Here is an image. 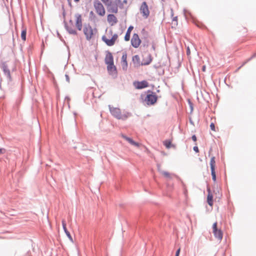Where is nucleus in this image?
<instances>
[{"instance_id": "ddd939ff", "label": "nucleus", "mask_w": 256, "mask_h": 256, "mask_svg": "<svg viewBox=\"0 0 256 256\" xmlns=\"http://www.w3.org/2000/svg\"><path fill=\"white\" fill-rule=\"evenodd\" d=\"M134 86L137 89H142L147 88L148 86V82L146 80L142 82H134Z\"/></svg>"}, {"instance_id": "ea45409f", "label": "nucleus", "mask_w": 256, "mask_h": 256, "mask_svg": "<svg viewBox=\"0 0 256 256\" xmlns=\"http://www.w3.org/2000/svg\"><path fill=\"white\" fill-rule=\"evenodd\" d=\"M90 14H93V12H90Z\"/></svg>"}, {"instance_id": "2eb2a0df", "label": "nucleus", "mask_w": 256, "mask_h": 256, "mask_svg": "<svg viewBox=\"0 0 256 256\" xmlns=\"http://www.w3.org/2000/svg\"><path fill=\"white\" fill-rule=\"evenodd\" d=\"M121 66L124 70H126L128 68L127 54L126 52L122 54L121 60Z\"/></svg>"}, {"instance_id": "20e7f679", "label": "nucleus", "mask_w": 256, "mask_h": 256, "mask_svg": "<svg viewBox=\"0 0 256 256\" xmlns=\"http://www.w3.org/2000/svg\"><path fill=\"white\" fill-rule=\"evenodd\" d=\"M94 6L96 12L100 16H104L106 14V10L103 4L98 0H94Z\"/></svg>"}, {"instance_id": "5701e85b", "label": "nucleus", "mask_w": 256, "mask_h": 256, "mask_svg": "<svg viewBox=\"0 0 256 256\" xmlns=\"http://www.w3.org/2000/svg\"><path fill=\"white\" fill-rule=\"evenodd\" d=\"M26 28L25 27L22 28V30L21 32V38L24 41H26Z\"/></svg>"}, {"instance_id": "aec40b11", "label": "nucleus", "mask_w": 256, "mask_h": 256, "mask_svg": "<svg viewBox=\"0 0 256 256\" xmlns=\"http://www.w3.org/2000/svg\"><path fill=\"white\" fill-rule=\"evenodd\" d=\"M208 194L207 196V202L208 204L212 206L213 205V196L210 188H208Z\"/></svg>"}, {"instance_id": "6ab92c4d", "label": "nucleus", "mask_w": 256, "mask_h": 256, "mask_svg": "<svg viewBox=\"0 0 256 256\" xmlns=\"http://www.w3.org/2000/svg\"><path fill=\"white\" fill-rule=\"evenodd\" d=\"M122 138H124V140H126V141H128L130 144L134 146L137 147H139L140 144L134 141L131 138H128L126 136L122 135Z\"/></svg>"}, {"instance_id": "a211bd4d", "label": "nucleus", "mask_w": 256, "mask_h": 256, "mask_svg": "<svg viewBox=\"0 0 256 256\" xmlns=\"http://www.w3.org/2000/svg\"><path fill=\"white\" fill-rule=\"evenodd\" d=\"M105 62L108 64H110L114 63V58L112 54L110 52L108 53L105 58Z\"/></svg>"}, {"instance_id": "f03ea898", "label": "nucleus", "mask_w": 256, "mask_h": 256, "mask_svg": "<svg viewBox=\"0 0 256 256\" xmlns=\"http://www.w3.org/2000/svg\"><path fill=\"white\" fill-rule=\"evenodd\" d=\"M109 108L111 114L118 119L126 120L129 116L128 112H122L119 108H114L109 106Z\"/></svg>"}, {"instance_id": "f8f14e48", "label": "nucleus", "mask_w": 256, "mask_h": 256, "mask_svg": "<svg viewBox=\"0 0 256 256\" xmlns=\"http://www.w3.org/2000/svg\"><path fill=\"white\" fill-rule=\"evenodd\" d=\"M152 58L151 54H146L143 56L141 65H148L152 62Z\"/></svg>"}, {"instance_id": "0eeeda50", "label": "nucleus", "mask_w": 256, "mask_h": 256, "mask_svg": "<svg viewBox=\"0 0 256 256\" xmlns=\"http://www.w3.org/2000/svg\"><path fill=\"white\" fill-rule=\"evenodd\" d=\"M212 232L216 238L218 240L222 238V232L220 230L217 228V222H214L212 225Z\"/></svg>"}, {"instance_id": "72a5a7b5", "label": "nucleus", "mask_w": 256, "mask_h": 256, "mask_svg": "<svg viewBox=\"0 0 256 256\" xmlns=\"http://www.w3.org/2000/svg\"><path fill=\"white\" fill-rule=\"evenodd\" d=\"M202 70L204 72H205L206 70V66H204L202 68Z\"/></svg>"}, {"instance_id": "473e14b6", "label": "nucleus", "mask_w": 256, "mask_h": 256, "mask_svg": "<svg viewBox=\"0 0 256 256\" xmlns=\"http://www.w3.org/2000/svg\"><path fill=\"white\" fill-rule=\"evenodd\" d=\"M66 81L68 82H70V78H69V76L68 75L66 74Z\"/></svg>"}, {"instance_id": "393cba45", "label": "nucleus", "mask_w": 256, "mask_h": 256, "mask_svg": "<svg viewBox=\"0 0 256 256\" xmlns=\"http://www.w3.org/2000/svg\"><path fill=\"white\" fill-rule=\"evenodd\" d=\"M163 143L165 146L168 148H170L173 146V145L172 144V141L170 140H166L164 141Z\"/></svg>"}, {"instance_id": "c85d7f7f", "label": "nucleus", "mask_w": 256, "mask_h": 256, "mask_svg": "<svg viewBox=\"0 0 256 256\" xmlns=\"http://www.w3.org/2000/svg\"><path fill=\"white\" fill-rule=\"evenodd\" d=\"M210 129L212 130V131H214L215 132L216 131V129H215V126H214V123L213 122H212L210 124Z\"/></svg>"}, {"instance_id": "c756f323", "label": "nucleus", "mask_w": 256, "mask_h": 256, "mask_svg": "<svg viewBox=\"0 0 256 256\" xmlns=\"http://www.w3.org/2000/svg\"><path fill=\"white\" fill-rule=\"evenodd\" d=\"M194 150L196 152H199V150H198V146H195L194 147Z\"/></svg>"}, {"instance_id": "4468645a", "label": "nucleus", "mask_w": 256, "mask_h": 256, "mask_svg": "<svg viewBox=\"0 0 256 256\" xmlns=\"http://www.w3.org/2000/svg\"><path fill=\"white\" fill-rule=\"evenodd\" d=\"M107 20L109 24L112 26L115 25L118 22L117 18L115 16L112 14L108 15Z\"/></svg>"}, {"instance_id": "423d86ee", "label": "nucleus", "mask_w": 256, "mask_h": 256, "mask_svg": "<svg viewBox=\"0 0 256 256\" xmlns=\"http://www.w3.org/2000/svg\"><path fill=\"white\" fill-rule=\"evenodd\" d=\"M74 17L76 28L78 30H82V15L77 13L74 14Z\"/></svg>"}, {"instance_id": "a878e982", "label": "nucleus", "mask_w": 256, "mask_h": 256, "mask_svg": "<svg viewBox=\"0 0 256 256\" xmlns=\"http://www.w3.org/2000/svg\"><path fill=\"white\" fill-rule=\"evenodd\" d=\"M161 174L164 176L166 178L170 179V178H172V174L168 172L162 171Z\"/></svg>"}, {"instance_id": "f704fd0d", "label": "nucleus", "mask_w": 256, "mask_h": 256, "mask_svg": "<svg viewBox=\"0 0 256 256\" xmlns=\"http://www.w3.org/2000/svg\"><path fill=\"white\" fill-rule=\"evenodd\" d=\"M186 52H187L188 55L190 54V50L189 48H188Z\"/></svg>"}, {"instance_id": "b1692460", "label": "nucleus", "mask_w": 256, "mask_h": 256, "mask_svg": "<svg viewBox=\"0 0 256 256\" xmlns=\"http://www.w3.org/2000/svg\"><path fill=\"white\" fill-rule=\"evenodd\" d=\"M132 62L134 63L138 66L140 64V58L138 55H135L132 57Z\"/></svg>"}, {"instance_id": "f257e3e1", "label": "nucleus", "mask_w": 256, "mask_h": 256, "mask_svg": "<svg viewBox=\"0 0 256 256\" xmlns=\"http://www.w3.org/2000/svg\"><path fill=\"white\" fill-rule=\"evenodd\" d=\"M118 34L111 28L106 30L105 34L102 36V40L110 46H114L118 40Z\"/></svg>"}, {"instance_id": "7c9ffc66", "label": "nucleus", "mask_w": 256, "mask_h": 256, "mask_svg": "<svg viewBox=\"0 0 256 256\" xmlns=\"http://www.w3.org/2000/svg\"><path fill=\"white\" fill-rule=\"evenodd\" d=\"M180 248H179L177 250H176V256H179V254H180Z\"/></svg>"}, {"instance_id": "4be33fe9", "label": "nucleus", "mask_w": 256, "mask_h": 256, "mask_svg": "<svg viewBox=\"0 0 256 256\" xmlns=\"http://www.w3.org/2000/svg\"><path fill=\"white\" fill-rule=\"evenodd\" d=\"M134 27L132 26H130L126 31V34L124 36V40L125 41H129L130 40V34L133 30Z\"/></svg>"}, {"instance_id": "2f4dec72", "label": "nucleus", "mask_w": 256, "mask_h": 256, "mask_svg": "<svg viewBox=\"0 0 256 256\" xmlns=\"http://www.w3.org/2000/svg\"><path fill=\"white\" fill-rule=\"evenodd\" d=\"M192 138L194 142L196 141V137L195 135H193L192 137Z\"/></svg>"}, {"instance_id": "f3484780", "label": "nucleus", "mask_w": 256, "mask_h": 256, "mask_svg": "<svg viewBox=\"0 0 256 256\" xmlns=\"http://www.w3.org/2000/svg\"><path fill=\"white\" fill-rule=\"evenodd\" d=\"M107 69L110 74H114L116 73V68L114 63L108 64Z\"/></svg>"}, {"instance_id": "bb28decb", "label": "nucleus", "mask_w": 256, "mask_h": 256, "mask_svg": "<svg viewBox=\"0 0 256 256\" xmlns=\"http://www.w3.org/2000/svg\"><path fill=\"white\" fill-rule=\"evenodd\" d=\"M67 30H68V32H69V33L70 34H76V30L74 29V28L68 27L67 28Z\"/></svg>"}, {"instance_id": "a19ab883", "label": "nucleus", "mask_w": 256, "mask_h": 256, "mask_svg": "<svg viewBox=\"0 0 256 256\" xmlns=\"http://www.w3.org/2000/svg\"><path fill=\"white\" fill-rule=\"evenodd\" d=\"M174 20H176V18H174Z\"/></svg>"}, {"instance_id": "9d476101", "label": "nucleus", "mask_w": 256, "mask_h": 256, "mask_svg": "<svg viewBox=\"0 0 256 256\" xmlns=\"http://www.w3.org/2000/svg\"><path fill=\"white\" fill-rule=\"evenodd\" d=\"M210 166L211 169V173L212 175V178L214 182L216 180V174L215 172V168H216V161L215 158L212 156L210 158Z\"/></svg>"}, {"instance_id": "6e6552de", "label": "nucleus", "mask_w": 256, "mask_h": 256, "mask_svg": "<svg viewBox=\"0 0 256 256\" xmlns=\"http://www.w3.org/2000/svg\"><path fill=\"white\" fill-rule=\"evenodd\" d=\"M141 44V40L136 34H134L131 39V44L134 48H138Z\"/></svg>"}, {"instance_id": "412c9836", "label": "nucleus", "mask_w": 256, "mask_h": 256, "mask_svg": "<svg viewBox=\"0 0 256 256\" xmlns=\"http://www.w3.org/2000/svg\"><path fill=\"white\" fill-rule=\"evenodd\" d=\"M62 227H63V229L66 233V236H68V238L72 242V238L70 233V232L68 230L67 228H66V221L63 220H62Z\"/></svg>"}, {"instance_id": "e433bc0d", "label": "nucleus", "mask_w": 256, "mask_h": 256, "mask_svg": "<svg viewBox=\"0 0 256 256\" xmlns=\"http://www.w3.org/2000/svg\"><path fill=\"white\" fill-rule=\"evenodd\" d=\"M4 150L2 148H0V154H2Z\"/></svg>"}, {"instance_id": "7ed1b4c3", "label": "nucleus", "mask_w": 256, "mask_h": 256, "mask_svg": "<svg viewBox=\"0 0 256 256\" xmlns=\"http://www.w3.org/2000/svg\"><path fill=\"white\" fill-rule=\"evenodd\" d=\"M83 32L86 39L90 40L94 38V35L97 32V30L92 28L90 24H86L84 26Z\"/></svg>"}, {"instance_id": "4c0bfd02", "label": "nucleus", "mask_w": 256, "mask_h": 256, "mask_svg": "<svg viewBox=\"0 0 256 256\" xmlns=\"http://www.w3.org/2000/svg\"><path fill=\"white\" fill-rule=\"evenodd\" d=\"M116 2L117 3H120V2H121L120 0H116Z\"/></svg>"}, {"instance_id": "9b49d317", "label": "nucleus", "mask_w": 256, "mask_h": 256, "mask_svg": "<svg viewBox=\"0 0 256 256\" xmlns=\"http://www.w3.org/2000/svg\"><path fill=\"white\" fill-rule=\"evenodd\" d=\"M108 12L114 14H116L118 12V6L116 3H114L112 1L110 4L109 3L106 6Z\"/></svg>"}, {"instance_id": "1a4fd4ad", "label": "nucleus", "mask_w": 256, "mask_h": 256, "mask_svg": "<svg viewBox=\"0 0 256 256\" xmlns=\"http://www.w3.org/2000/svg\"><path fill=\"white\" fill-rule=\"evenodd\" d=\"M140 12L146 18L148 16L150 11L146 2H144L142 3L140 8Z\"/></svg>"}, {"instance_id": "39448f33", "label": "nucleus", "mask_w": 256, "mask_h": 256, "mask_svg": "<svg viewBox=\"0 0 256 256\" xmlns=\"http://www.w3.org/2000/svg\"><path fill=\"white\" fill-rule=\"evenodd\" d=\"M149 92L150 93L146 95L144 100L148 105H153L156 103L158 100V97L154 93L152 92Z\"/></svg>"}, {"instance_id": "dca6fc26", "label": "nucleus", "mask_w": 256, "mask_h": 256, "mask_svg": "<svg viewBox=\"0 0 256 256\" xmlns=\"http://www.w3.org/2000/svg\"><path fill=\"white\" fill-rule=\"evenodd\" d=\"M2 68L4 73L5 74L6 76L7 77L8 80L11 81L12 78H11L10 71L8 69V66H6V64H2Z\"/></svg>"}, {"instance_id": "58836bf2", "label": "nucleus", "mask_w": 256, "mask_h": 256, "mask_svg": "<svg viewBox=\"0 0 256 256\" xmlns=\"http://www.w3.org/2000/svg\"><path fill=\"white\" fill-rule=\"evenodd\" d=\"M74 1L76 2H78L80 1V0H74Z\"/></svg>"}, {"instance_id": "c9c22d12", "label": "nucleus", "mask_w": 256, "mask_h": 256, "mask_svg": "<svg viewBox=\"0 0 256 256\" xmlns=\"http://www.w3.org/2000/svg\"><path fill=\"white\" fill-rule=\"evenodd\" d=\"M152 48L154 50H155L156 46L154 44H152Z\"/></svg>"}, {"instance_id": "cd10ccee", "label": "nucleus", "mask_w": 256, "mask_h": 256, "mask_svg": "<svg viewBox=\"0 0 256 256\" xmlns=\"http://www.w3.org/2000/svg\"><path fill=\"white\" fill-rule=\"evenodd\" d=\"M106 6L109 3L110 4V2L112 1V0H100Z\"/></svg>"}]
</instances>
